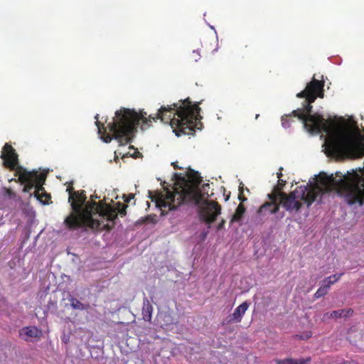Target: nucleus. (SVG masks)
<instances>
[{"label":"nucleus","instance_id":"f257e3e1","mask_svg":"<svg viewBox=\"0 0 364 364\" xmlns=\"http://www.w3.org/2000/svg\"><path fill=\"white\" fill-rule=\"evenodd\" d=\"M199 105L200 102L193 104L190 98L187 97L184 100H180L179 103L161 106L155 117L148 116L143 110L137 112L134 109L122 107L116 111L113 121L108 124L112 134H107L104 124L98 121V114L95 116L96 126L104 142L109 143L114 138L120 146L132 141L134 133L139 124L141 129L145 130L157 119L169 124L178 136L182 134H193L196 129H200V127L202 126Z\"/></svg>","mask_w":364,"mask_h":364},{"label":"nucleus","instance_id":"f03ea898","mask_svg":"<svg viewBox=\"0 0 364 364\" xmlns=\"http://www.w3.org/2000/svg\"><path fill=\"white\" fill-rule=\"evenodd\" d=\"M85 191L82 190L74 193L73 199L70 202L73 212L65 219V224L70 230L88 228L94 231H109L112 227L102 225L97 217H107L108 220L116 218V212L103 202L90 201L85 203Z\"/></svg>","mask_w":364,"mask_h":364},{"label":"nucleus","instance_id":"7ed1b4c3","mask_svg":"<svg viewBox=\"0 0 364 364\" xmlns=\"http://www.w3.org/2000/svg\"><path fill=\"white\" fill-rule=\"evenodd\" d=\"M323 87V80H318L313 77L312 80L306 85V88L296 94L297 97L305 98L304 107L293 110L291 112L294 117H297L303 122L304 127L311 134L330 132L329 126L321 115L311 114L313 108L311 104L317 97L323 98L324 96Z\"/></svg>","mask_w":364,"mask_h":364},{"label":"nucleus","instance_id":"20e7f679","mask_svg":"<svg viewBox=\"0 0 364 364\" xmlns=\"http://www.w3.org/2000/svg\"><path fill=\"white\" fill-rule=\"evenodd\" d=\"M340 181L341 179L336 180L333 175L321 173L317 181L320 187L309 188L308 186H301L288 195L284 192H279L278 203L287 211L298 212L302 206V202L307 203V206L309 207L315 201L319 191L328 193L336 189L338 193Z\"/></svg>","mask_w":364,"mask_h":364},{"label":"nucleus","instance_id":"39448f33","mask_svg":"<svg viewBox=\"0 0 364 364\" xmlns=\"http://www.w3.org/2000/svg\"><path fill=\"white\" fill-rule=\"evenodd\" d=\"M326 144L327 155L339 159L361 155L364 151L362 136L350 129L329 134Z\"/></svg>","mask_w":364,"mask_h":364},{"label":"nucleus","instance_id":"423d86ee","mask_svg":"<svg viewBox=\"0 0 364 364\" xmlns=\"http://www.w3.org/2000/svg\"><path fill=\"white\" fill-rule=\"evenodd\" d=\"M149 194L151 201L160 209L161 215L176 210L183 203L199 205L203 200L202 193L194 187L181 188L180 191L176 189L171 191L166 188L164 191H149Z\"/></svg>","mask_w":364,"mask_h":364},{"label":"nucleus","instance_id":"0eeeda50","mask_svg":"<svg viewBox=\"0 0 364 364\" xmlns=\"http://www.w3.org/2000/svg\"><path fill=\"white\" fill-rule=\"evenodd\" d=\"M338 194L348 205H364V177L356 172L341 178Z\"/></svg>","mask_w":364,"mask_h":364},{"label":"nucleus","instance_id":"6e6552de","mask_svg":"<svg viewBox=\"0 0 364 364\" xmlns=\"http://www.w3.org/2000/svg\"><path fill=\"white\" fill-rule=\"evenodd\" d=\"M1 158L4 160V166L16 172L15 176L26 170L23 166L18 165V155L11 145L6 144L4 146Z\"/></svg>","mask_w":364,"mask_h":364},{"label":"nucleus","instance_id":"1a4fd4ad","mask_svg":"<svg viewBox=\"0 0 364 364\" xmlns=\"http://www.w3.org/2000/svg\"><path fill=\"white\" fill-rule=\"evenodd\" d=\"M220 210L221 207L217 202L205 200L204 204L199 206L198 214L201 220L210 224L215 222Z\"/></svg>","mask_w":364,"mask_h":364},{"label":"nucleus","instance_id":"9d476101","mask_svg":"<svg viewBox=\"0 0 364 364\" xmlns=\"http://www.w3.org/2000/svg\"><path fill=\"white\" fill-rule=\"evenodd\" d=\"M268 198L270 201L264 203L259 207L257 211L258 214L264 216L267 214H274L279 211V204L275 194H268Z\"/></svg>","mask_w":364,"mask_h":364},{"label":"nucleus","instance_id":"9b49d317","mask_svg":"<svg viewBox=\"0 0 364 364\" xmlns=\"http://www.w3.org/2000/svg\"><path fill=\"white\" fill-rule=\"evenodd\" d=\"M112 209H113L116 212V218H114L113 220H108L107 217H97L99 218V220L102 222V225H108L109 226L112 227V228L109 230H111L114 225V220L117 218V215L119 214L121 216H124L127 214V205L123 204L120 202H118L116 204V207H112L110 205H108Z\"/></svg>","mask_w":364,"mask_h":364},{"label":"nucleus","instance_id":"f8f14e48","mask_svg":"<svg viewBox=\"0 0 364 364\" xmlns=\"http://www.w3.org/2000/svg\"><path fill=\"white\" fill-rule=\"evenodd\" d=\"M18 181L24 184L23 191L30 192L33 188H36L35 183H33V174L31 171L26 169L18 175H17Z\"/></svg>","mask_w":364,"mask_h":364},{"label":"nucleus","instance_id":"ddd939ff","mask_svg":"<svg viewBox=\"0 0 364 364\" xmlns=\"http://www.w3.org/2000/svg\"><path fill=\"white\" fill-rule=\"evenodd\" d=\"M249 307V303L245 301L242 303L240 306H238L234 311V312L230 315V319L228 320V323H240L244 314Z\"/></svg>","mask_w":364,"mask_h":364},{"label":"nucleus","instance_id":"4468645a","mask_svg":"<svg viewBox=\"0 0 364 364\" xmlns=\"http://www.w3.org/2000/svg\"><path fill=\"white\" fill-rule=\"evenodd\" d=\"M33 174V183L36 186V190L34 191L35 196L38 199L42 200V198L39 197V193L41 191H44V188L43 187V183L46 181V176L43 174H38V172L36 171H31Z\"/></svg>","mask_w":364,"mask_h":364},{"label":"nucleus","instance_id":"2eb2a0df","mask_svg":"<svg viewBox=\"0 0 364 364\" xmlns=\"http://www.w3.org/2000/svg\"><path fill=\"white\" fill-rule=\"evenodd\" d=\"M42 331L36 326H26L23 327L19 331L21 336H26L31 338L39 339L42 336Z\"/></svg>","mask_w":364,"mask_h":364},{"label":"nucleus","instance_id":"dca6fc26","mask_svg":"<svg viewBox=\"0 0 364 364\" xmlns=\"http://www.w3.org/2000/svg\"><path fill=\"white\" fill-rule=\"evenodd\" d=\"M353 314V310L352 309H347L333 311L329 314H326V315H328V318H338L341 317H347L351 316Z\"/></svg>","mask_w":364,"mask_h":364},{"label":"nucleus","instance_id":"f3484780","mask_svg":"<svg viewBox=\"0 0 364 364\" xmlns=\"http://www.w3.org/2000/svg\"><path fill=\"white\" fill-rule=\"evenodd\" d=\"M68 299L70 301V304L73 309L83 311L90 309V305L88 304H83L81 301H80L77 299L72 296H70L68 298Z\"/></svg>","mask_w":364,"mask_h":364},{"label":"nucleus","instance_id":"a211bd4d","mask_svg":"<svg viewBox=\"0 0 364 364\" xmlns=\"http://www.w3.org/2000/svg\"><path fill=\"white\" fill-rule=\"evenodd\" d=\"M245 212V208L244 205H242V203L239 204L230 220V223H232L235 222H240L242 220Z\"/></svg>","mask_w":364,"mask_h":364},{"label":"nucleus","instance_id":"6ab92c4d","mask_svg":"<svg viewBox=\"0 0 364 364\" xmlns=\"http://www.w3.org/2000/svg\"><path fill=\"white\" fill-rule=\"evenodd\" d=\"M152 306L148 302L147 304L144 305L142 309L143 319L146 321H151L152 316Z\"/></svg>","mask_w":364,"mask_h":364},{"label":"nucleus","instance_id":"aec40b11","mask_svg":"<svg viewBox=\"0 0 364 364\" xmlns=\"http://www.w3.org/2000/svg\"><path fill=\"white\" fill-rule=\"evenodd\" d=\"M343 274L344 273L333 274L328 277H326L322 281V284H328V287L330 288L332 284H335L336 282H338L341 279V277L343 275Z\"/></svg>","mask_w":364,"mask_h":364},{"label":"nucleus","instance_id":"412c9836","mask_svg":"<svg viewBox=\"0 0 364 364\" xmlns=\"http://www.w3.org/2000/svg\"><path fill=\"white\" fill-rule=\"evenodd\" d=\"M159 318L164 321V323H161L162 326H168L173 323V318L171 315L168 312L161 313L159 315Z\"/></svg>","mask_w":364,"mask_h":364},{"label":"nucleus","instance_id":"4be33fe9","mask_svg":"<svg viewBox=\"0 0 364 364\" xmlns=\"http://www.w3.org/2000/svg\"><path fill=\"white\" fill-rule=\"evenodd\" d=\"M329 289L330 288L328 287V284H322V286L319 287L314 294V298L318 299L325 296L327 294Z\"/></svg>","mask_w":364,"mask_h":364},{"label":"nucleus","instance_id":"5701e85b","mask_svg":"<svg viewBox=\"0 0 364 364\" xmlns=\"http://www.w3.org/2000/svg\"><path fill=\"white\" fill-rule=\"evenodd\" d=\"M285 185H286V181L282 180V179L278 180L277 185L276 186H274V188L273 189V192L271 194H275L276 198H278L279 193L283 192L282 189Z\"/></svg>","mask_w":364,"mask_h":364},{"label":"nucleus","instance_id":"b1692460","mask_svg":"<svg viewBox=\"0 0 364 364\" xmlns=\"http://www.w3.org/2000/svg\"><path fill=\"white\" fill-rule=\"evenodd\" d=\"M291 116H293L292 114L290 115H285L282 117V124L283 127L288 128L290 127L289 119L291 117Z\"/></svg>","mask_w":364,"mask_h":364},{"label":"nucleus","instance_id":"393cba45","mask_svg":"<svg viewBox=\"0 0 364 364\" xmlns=\"http://www.w3.org/2000/svg\"><path fill=\"white\" fill-rule=\"evenodd\" d=\"M66 191L69 194L68 201L70 202L73 199V195L75 191H74V188L73 184L70 183L68 186Z\"/></svg>","mask_w":364,"mask_h":364},{"label":"nucleus","instance_id":"a878e982","mask_svg":"<svg viewBox=\"0 0 364 364\" xmlns=\"http://www.w3.org/2000/svg\"><path fill=\"white\" fill-rule=\"evenodd\" d=\"M39 197L42 198V200H39L41 202L43 203L44 204L46 203V200L48 199H50V196L49 194L46 193V191H41L39 193Z\"/></svg>","mask_w":364,"mask_h":364},{"label":"nucleus","instance_id":"bb28decb","mask_svg":"<svg viewBox=\"0 0 364 364\" xmlns=\"http://www.w3.org/2000/svg\"><path fill=\"white\" fill-rule=\"evenodd\" d=\"M311 360V358L310 357H308L306 358H301L299 360H294V364H309Z\"/></svg>","mask_w":364,"mask_h":364},{"label":"nucleus","instance_id":"cd10ccee","mask_svg":"<svg viewBox=\"0 0 364 364\" xmlns=\"http://www.w3.org/2000/svg\"><path fill=\"white\" fill-rule=\"evenodd\" d=\"M239 195H238V199L241 201V203L246 201L247 198L243 195V185L240 186L239 187Z\"/></svg>","mask_w":364,"mask_h":364},{"label":"nucleus","instance_id":"c85d7f7f","mask_svg":"<svg viewBox=\"0 0 364 364\" xmlns=\"http://www.w3.org/2000/svg\"><path fill=\"white\" fill-rule=\"evenodd\" d=\"M277 364H294V360L291 358L285 359V360H277Z\"/></svg>","mask_w":364,"mask_h":364},{"label":"nucleus","instance_id":"c756f323","mask_svg":"<svg viewBox=\"0 0 364 364\" xmlns=\"http://www.w3.org/2000/svg\"><path fill=\"white\" fill-rule=\"evenodd\" d=\"M200 54L198 50H193L192 53L191 58L194 61H198V60L200 58Z\"/></svg>","mask_w":364,"mask_h":364},{"label":"nucleus","instance_id":"7c9ffc66","mask_svg":"<svg viewBox=\"0 0 364 364\" xmlns=\"http://www.w3.org/2000/svg\"><path fill=\"white\" fill-rule=\"evenodd\" d=\"M139 155H141V154L137 151H135L134 154H131L129 153H127L125 155H124L122 157L130 156L132 158L136 159L139 157Z\"/></svg>","mask_w":364,"mask_h":364},{"label":"nucleus","instance_id":"2f4dec72","mask_svg":"<svg viewBox=\"0 0 364 364\" xmlns=\"http://www.w3.org/2000/svg\"><path fill=\"white\" fill-rule=\"evenodd\" d=\"M134 196L133 194H129L128 196H124V200L125 203H129L132 199H133Z\"/></svg>","mask_w":364,"mask_h":364},{"label":"nucleus","instance_id":"473e14b6","mask_svg":"<svg viewBox=\"0 0 364 364\" xmlns=\"http://www.w3.org/2000/svg\"><path fill=\"white\" fill-rule=\"evenodd\" d=\"M225 223V220H222L220 221V223L218 225V227H217L218 230H222L224 228Z\"/></svg>","mask_w":364,"mask_h":364},{"label":"nucleus","instance_id":"72a5a7b5","mask_svg":"<svg viewBox=\"0 0 364 364\" xmlns=\"http://www.w3.org/2000/svg\"><path fill=\"white\" fill-rule=\"evenodd\" d=\"M283 170V168L281 167L279 170V171L277 173V178H279V180L282 179V171Z\"/></svg>","mask_w":364,"mask_h":364},{"label":"nucleus","instance_id":"f704fd0d","mask_svg":"<svg viewBox=\"0 0 364 364\" xmlns=\"http://www.w3.org/2000/svg\"><path fill=\"white\" fill-rule=\"evenodd\" d=\"M172 166L174 169H180L181 168L178 166L177 162L172 163Z\"/></svg>","mask_w":364,"mask_h":364},{"label":"nucleus","instance_id":"c9c22d12","mask_svg":"<svg viewBox=\"0 0 364 364\" xmlns=\"http://www.w3.org/2000/svg\"><path fill=\"white\" fill-rule=\"evenodd\" d=\"M193 181L196 183H199L201 180L200 178L198 176H196V178H193Z\"/></svg>","mask_w":364,"mask_h":364},{"label":"nucleus","instance_id":"e433bc0d","mask_svg":"<svg viewBox=\"0 0 364 364\" xmlns=\"http://www.w3.org/2000/svg\"><path fill=\"white\" fill-rule=\"evenodd\" d=\"M344 364H358V363L354 361V360H351V361H349V362H346Z\"/></svg>","mask_w":364,"mask_h":364},{"label":"nucleus","instance_id":"4c0bfd02","mask_svg":"<svg viewBox=\"0 0 364 364\" xmlns=\"http://www.w3.org/2000/svg\"><path fill=\"white\" fill-rule=\"evenodd\" d=\"M91 201H95L94 199L97 198L98 197L96 195L91 196Z\"/></svg>","mask_w":364,"mask_h":364},{"label":"nucleus","instance_id":"58836bf2","mask_svg":"<svg viewBox=\"0 0 364 364\" xmlns=\"http://www.w3.org/2000/svg\"><path fill=\"white\" fill-rule=\"evenodd\" d=\"M149 218H150V216L146 217V220H149Z\"/></svg>","mask_w":364,"mask_h":364},{"label":"nucleus","instance_id":"ea45409f","mask_svg":"<svg viewBox=\"0 0 364 364\" xmlns=\"http://www.w3.org/2000/svg\"><path fill=\"white\" fill-rule=\"evenodd\" d=\"M24 340L26 341H30L29 339H28L26 338H25Z\"/></svg>","mask_w":364,"mask_h":364},{"label":"nucleus","instance_id":"a19ab883","mask_svg":"<svg viewBox=\"0 0 364 364\" xmlns=\"http://www.w3.org/2000/svg\"><path fill=\"white\" fill-rule=\"evenodd\" d=\"M255 118H256V119L259 118V114H256Z\"/></svg>","mask_w":364,"mask_h":364},{"label":"nucleus","instance_id":"79ce46f5","mask_svg":"<svg viewBox=\"0 0 364 364\" xmlns=\"http://www.w3.org/2000/svg\"><path fill=\"white\" fill-rule=\"evenodd\" d=\"M129 148L130 149H134V146H130Z\"/></svg>","mask_w":364,"mask_h":364}]
</instances>
